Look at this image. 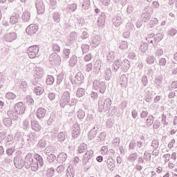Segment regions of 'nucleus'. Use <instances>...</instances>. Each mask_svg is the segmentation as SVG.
<instances>
[{"mask_svg":"<svg viewBox=\"0 0 177 177\" xmlns=\"http://www.w3.org/2000/svg\"><path fill=\"white\" fill-rule=\"evenodd\" d=\"M38 52H39V48L38 46L34 45L29 47L28 56L30 59H35V57H37V55H38Z\"/></svg>","mask_w":177,"mask_h":177,"instance_id":"f257e3e1","label":"nucleus"},{"mask_svg":"<svg viewBox=\"0 0 177 177\" xmlns=\"http://www.w3.org/2000/svg\"><path fill=\"white\" fill-rule=\"evenodd\" d=\"M24 161L25 168L26 169H30L31 168V165L34 162V159L32 158V154L31 153H28Z\"/></svg>","mask_w":177,"mask_h":177,"instance_id":"f03ea898","label":"nucleus"},{"mask_svg":"<svg viewBox=\"0 0 177 177\" xmlns=\"http://www.w3.org/2000/svg\"><path fill=\"white\" fill-rule=\"evenodd\" d=\"M14 164L16 168H18V169H21V168L25 167L24 159H23L21 157L15 156L14 158Z\"/></svg>","mask_w":177,"mask_h":177,"instance_id":"7ed1b4c3","label":"nucleus"},{"mask_svg":"<svg viewBox=\"0 0 177 177\" xmlns=\"http://www.w3.org/2000/svg\"><path fill=\"white\" fill-rule=\"evenodd\" d=\"M69 101H70V92L68 91L64 92L60 99L61 106H66Z\"/></svg>","mask_w":177,"mask_h":177,"instance_id":"20e7f679","label":"nucleus"},{"mask_svg":"<svg viewBox=\"0 0 177 177\" xmlns=\"http://www.w3.org/2000/svg\"><path fill=\"white\" fill-rule=\"evenodd\" d=\"M81 133V130L80 128V124L78 123H75L72 129V138L73 139H77L80 134Z\"/></svg>","mask_w":177,"mask_h":177,"instance_id":"39448f33","label":"nucleus"},{"mask_svg":"<svg viewBox=\"0 0 177 177\" xmlns=\"http://www.w3.org/2000/svg\"><path fill=\"white\" fill-rule=\"evenodd\" d=\"M26 31L29 35H32L38 31V26L35 24H30L26 28Z\"/></svg>","mask_w":177,"mask_h":177,"instance_id":"423d86ee","label":"nucleus"},{"mask_svg":"<svg viewBox=\"0 0 177 177\" xmlns=\"http://www.w3.org/2000/svg\"><path fill=\"white\" fill-rule=\"evenodd\" d=\"M92 156H93V151L90 150L86 152V153L83 157V160H82L83 164H84V165H86V163L88 162V161H89L92 158Z\"/></svg>","mask_w":177,"mask_h":177,"instance_id":"0eeeda50","label":"nucleus"},{"mask_svg":"<svg viewBox=\"0 0 177 177\" xmlns=\"http://www.w3.org/2000/svg\"><path fill=\"white\" fill-rule=\"evenodd\" d=\"M16 38H17L16 32L7 33L5 35V40L7 41V42H12V41H15Z\"/></svg>","mask_w":177,"mask_h":177,"instance_id":"6e6552de","label":"nucleus"},{"mask_svg":"<svg viewBox=\"0 0 177 177\" xmlns=\"http://www.w3.org/2000/svg\"><path fill=\"white\" fill-rule=\"evenodd\" d=\"M38 15H44L45 13V6L44 3H38L36 5Z\"/></svg>","mask_w":177,"mask_h":177,"instance_id":"1a4fd4ad","label":"nucleus"},{"mask_svg":"<svg viewBox=\"0 0 177 177\" xmlns=\"http://www.w3.org/2000/svg\"><path fill=\"white\" fill-rule=\"evenodd\" d=\"M15 143V140L13 139V136L8 134L6 138V146H12Z\"/></svg>","mask_w":177,"mask_h":177,"instance_id":"9d476101","label":"nucleus"},{"mask_svg":"<svg viewBox=\"0 0 177 177\" xmlns=\"http://www.w3.org/2000/svg\"><path fill=\"white\" fill-rule=\"evenodd\" d=\"M97 134V128L93 127L88 133V138L90 139V140H92L93 138L96 136Z\"/></svg>","mask_w":177,"mask_h":177,"instance_id":"9b49d317","label":"nucleus"},{"mask_svg":"<svg viewBox=\"0 0 177 177\" xmlns=\"http://www.w3.org/2000/svg\"><path fill=\"white\" fill-rule=\"evenodd\" d=\"M67 160V154L64 152L59 153L57 158L58 162H64Z\"/></svg>","mask_w":177,"mask_h":177,"instance_id":"f8f14e48","label":"nucleus"},{"mask_svg":"<svg viewBox=\"0 0 177 177\" xmlns=\"http://www.w3.org/2000/svg\"><path fill=\"white\" fill-rule=\"evenodd\" d=\"M100 84V86H101L100 87V91L101 93H104V92L106 91V84H104V82H101L100 83V82L96 81L93 83V85H94L95 88H96V85Z\"/></svg>","mask_w":177,"mask_h":177,"instance_id":"ddd939ff","label":"nucleus"},{"mask_svg":"<svg viewBox=\"0 0 177 177\" xmlns=\"http://www.w3.org/2000/svg\"><path fill=\"white\" fill-rule=\"evenodd\" d=\"M31 125L33 131H36L37 132H38L41 129V125H39V123H38V122L35 120L31 121Z\"/></svg>","mask_w":177,"mask_h":177,"instance_id":"4468645a","label":"nucleus"},{"mask_svg":"<svg viewBox=\"0 0 177 177\" xmlns=\"http://www.w3.org/2000/svg\"><path fill=\"white\" fill-rule=\"evenodd\" d=\"M106 164L108 169L111 171H114V169H115V165L114 164V160H113V159H108Z\"/></svg>","mask_w":177,"mask_h":177,"instance_id":"2eb2a0df","label":"nucleus"},{"mask_svg":"<svg viewBox=\"0 0 177 177\" xmlns=\"http://www.w3.org/2000/svg\"><path fill=\"white\" fill-rule=\"evenodd\" d=\"M7 114L11 120H17L19 118V113L17 111H8Z\"/></svg>","mask_w":177,"mask_h":177,"instance_id":"dca6fc26","label":"nucleus"},{"mask_svg":"<svg viewBox=\"0 0 177 177\" xmlns=\"http://www.w3.org/2000/svg\"><path fill=\"white\" fill-rule=\"evenodd\" d=\"M136 160H138V153L136 152L131 153L128 157V160L130 162H135Z\"/></svg>","mask_w":177,"mask_h":177,"instance_id":"f3484780","label":"nucleus"},{"mask_svg":"<svg viewBox=\"0 0 177 177\" xmlns=\"http://www.w3.org/2000/svg\"><path fill=\"white\" fill-rule=\"evenodd\" d=\"M35 159L36 160L37 164H39L40 167H42V165H44V159H42V156H41L39 154L36 153L35 155Z\"/></svg>","mask_w":177,"mask_h":177,"instance_id":"a211bd4d","label":"nucleus"},{"mask_svg":"<svg viewBox=\"0 0 177 177\" xmlns=\"http://www.w3.org/2000/svg\"><path fill=\"white\" fill-rule=\"evenodd\" d=\"M19 17L20 16L19 15V14H15V15H12L10 19V23L12 24H16V23L19 21Z\"/></svg>","mask_w":177,"mask_h":177,"instance_id":"6ab92c4d","label":"nucleus"},{"mask_svg":"<svg viewBox=\"0 0 177 177\" xmlns=\"http://www.w3.org/2000/svg\"><path fill=\"white\" fill-rule=\"evenodd\" d=\"M31 18V14L30 12H24L22 15V20L24 21H28Z\"/></svg>","mask_w":177,"mask_h":177,"instance_id":"aec40b11","label":"nucleus"},{"mask_svg":"<svg viewBox=\"0 0 177 177\" xmlns=\"http://www.w3.org/2000/svg\"><path fill=\"white\" fill-rule=\"evenodd\" d=\"M30 168L32 169V171H38V168H39V165H38V162H37V160H33V162H32V164L30 165Z\"/></svg>","mask_w":177,"mask_h":177,"instance_id":"412c9836","label":"nucleus"},{"mask_svg":"<svg viewBox=\"0 0 177 177\" xmlns=\"http://www.w3.org/2000/svg\"><path fill=\"white\" fill-rule=\"evenodd\" d=\"M57 139H58L59 142H64V140L66 139V133L59 132L57 134Z\"/></svg>","mask_w":177,"mask_h":177,"instance_id":"4be33fe9","label":"nucleus"},{"mask_svg":"<svg viewBox=\"0 0 177 177\" xmlns=\"http://www.w3.org/2000/svg\"><path fill=\"white\" fill-rule=\"evenodd\" d=\"M66 171V166L64 165H61L57 167V172L58 174H64Z\"/></svg>","mask_w":177,"mask_h":177,"instance_id":"5701e85b","label":"nucleus"},{"mask_svg":"<svg viewBox=\"0 0 177 177\" xmlns=\"http://www.w3.org/2000/svg\"><path fill=\"white\" fill-rule=\"evenodd\" d=\"M37 147L45 149V147H46V141L44 139L40 140L37 144Z\"/></svg>","mask_w":177,"mask_h":177,"instance_id":"b1692460","label":"nucleus"},{"mask_svg":"<svg viewBox=\"0 0 177 177\" xmlns=\"http://www.w3.org/2000/svg\"><path fill=\"white\" fill-rule=\"evenodd\" d=\"M15 109L19 110V111H23V110H26V107L24 106V104L23 102H19L15 105Z\"/></svg>","mask_w":177,"mask_h":177,"instance_id":"393cba45","label":"nucleus"},{"mask_svg":"<svg viewBox=\"0 0 177 177\" xmlns=\"http://www.w3.org/2000/svg\"><path fill=\"white\" fill-rule=\"evenodd\" d=\"M50 153H55V148L52 146H48L45 149V153L48 156Z\"/></svg>","mask_w":177,"mask_h":177,"instance_id":"a878e982","label":"nucleus"},{"mask_svg":"<svg viewBox=\"0 0 177 177\" xmlns=\"http://www.w3.org/2000/svg\"><path fill=\"white\" fill-rule=\"evenodd\" d=\"M35 92L36 95L39 96V95H42V93H44V88H42V87H41V86H37L35 88Z\"/></svg>","mask_w":177,"mask_h":177,"instance_id":"bb28decb","label":"nucleus"},{"mask_svg":"<svg viewBox=\"0 0 177 177\" xmlns=\"http://www.w3.org/2000/svg\"><path fill=\"white\" fill-rule=\"evenodd\" d=\"M85 95V90L84 88H80L77 91L76 96L77 97H82Z\"/></svg>","mask_w":177,"mask_h":177,"instance_id":"cd10ccee","label":"nucleus"},{"mask_svg":"<svg viewBox=\"0 0 177 177\" xmlns=\"http://www.w3.org/2000/svg\"><path fill=\"white\" fill-rule=\"evenodd\" d=\"M55 160H56V156H55V154L51 153L50 155H48V156H47V161H48V162L52 163Z\"/></svg>","mask_w":177,"mask_h":177,"instance_id":"c85d7f7f","label":"nucleus"},{"mask_svg":"<svg viewBox=\"0 0 177 177\" xmlns=\"http://www.w3.org/2000/svg\"><path fill=\"white\" fill-rule=\"evenodd\" d=\"M88 149L86 144L83 143L79 147V153H84V151Z\"/></svg>","mask_w":177,"mask_h":177,"instance_id":"c756f323","label":"nucleus"},{"mask_svg":"<svg viewBox=\"0 0 177 177\" xmlns=\"http://www.w3.org/2000/svg\"><path fill=\"white\" fill-rule=\"evenodd\" d=\"M112 145H113V147L117 149L120 147V138H115L113 139L112 142Z\"/></svg>","mask_w":177,"mask_h":177,"instance_id":"7c9ffc66","label":"nucleus"},{"mask_svg":"<svg viewBox=\"0 0 177 177\" xmlns=\"http://www.w3.org/2000/svg\"><path fill=\"white\" fill-rule=\"evenodd\" d=\"M6 97L8 100H13V99H16V95L13 93H8L6 95Z\"/></svg>","mask_w":177,"mask_h":177,"instance_id":"2f4dec72","label":"nucleus"},{"mask_svg":"<svg viewBox=\"0 0 177 177\" xmlns=\"http://www.w3.org/2000/svg\"><path fill=\"white\" fill-rule=\"evenodd\" d=\"M3 123L6 127H11L12 126V118H6L3 120Z\"/></svg>","mask_w":177,"mask_h":177,"instance_id":"473e14b6","label":"nucleus"},{"mask_svg":"<svg viewBox=\"0 0 177 177\" xmlns=\"http://www.w3.org/2000/svg\"><path fill=\"white\" fill-rule=\"evenodd\" d=\"M105 138H106V133L102 132V133H100L99 136L97 138V141L102 142V140H104Z\"/></svg>","mask_w":177,"mask_h":177,"instance_id":"72a5a7b5","label":"nucleus"},{"mask_svg":"<svg viewBox=\"0 0 177 177\" xmlns=\"http://www.w3.org/2000/svg\"><path fill=\"white\" fill-rule=\"evenodd\" d=\"M143 158L145 161H150L151 160V153L145 151L144 153Z\"/></svg>","mask_w":177,"mask_h":177,"instance_id":"f704fd0d","label":"nucleus"},{"mask_svg":"<svg viewBox=\"0 0 177 177\" xmlns=\"http://www.w3.org/2000/svg\"><path fill=\"white\" fill-rule=\"evenodd\" d=\"M46 176L47 177H52L53 175H55V169L53 168H50L46 171Z\"/></svg>","mask_w":177,"mask_h":177,"instance_id":"c9c22d12","label":"nucleus"},{"mask_svg":"<svg viewBox=\"0 0 177 177\" xmlns=\"http://www.w3.org/2000/svg\"><path fill=\"white\" fill-rule=\"evenodd\" d=\"M55 82V79L53 76H48L46 79L47 85H52Z\"/></svg>","mask_w":177,"mask_h":177,"instance_id":"e433bc0d","label":"nucleus"},{"mask_svg":"<svg viewBox=\"0 0 177 177\" xmlns=\"http://www.w3.org/2000/svg\"><path fill=\"white\" fill-rule=\"evenodd\" d=\"M3 162H4V164H10V162H12V157L5 156L3 158Z\"/></svg>","mask_w":177,"mask_h":177,"instance_id":"4c0bfd02","label":"nucleus"},{"mask_svg":"<svg viewBox=\"0 0 177 177\" xmlns=\"http://www.w3.org/2000/svg\"><path fill=\"white\" fill-rule=\"evenodd\" d=\"M66 176L67 177H74V173L71 171L70 167L66 169Z\"/></svg>","mask_w":177,"mask_h":177,"instance_id":"58836bf2","label":"nucleus"},{"mask_svg":"<svg viewBox=\"0 0 177 177\" xmlns=\"http://www.w3.org/2000/svg\"><path fill=\"white\" fill-rule=\"evenodd\" d=\"M113 125H114V120L110 119L106 122L107 128H113Z\"/></svg>","mask_w":177,"mask_h":177,"instance_id":"ea45409f","label":"nucleus"},{"mask_svg":"<svg viewBox=\"0 0 177 177\" xmlns=\"http://www.w3.org/2000/svg\"><path fill=\"white\" fill-rule=\"evenodd\" d=\"M36 115L37 118H44L45 117V111H37Z\"/></svg>","mask_w":177,"mask_h":177,"instance_id":"a19ab883","label":"nucleus"},{"mask_svg":"<svg viewBox=\"0 0 177 177\" xmlns=\"http://www.w3.org/2000/svg\"><path fill=\"white\" fill-rule=\"evenodd\" d=\"M153 122H154V118H153V116H149L147 120V124H148L149 125H151Z\"/></svg>","mask_w":177,"mask_h":177,"instance_id":"79ce46f5","label":"nucleus"},{"mask_svg":"<svg viewBox=\"0 0 177 177\" xmlns=\"http://www.w3.org/2000/svg\"><path fill=\"white\" fill-rule=\"evenodd\" d=\"M69 63L72 67L75 66V64L77 63V57L71 58Z\"/></svg>","mask_w":177,"mask_h":177,"instance_id":"37998d69","label":"nucleus"},{"mask_svg":"<svg viewBox=\"0 0 177 177\" xmlns=\"http://www.w3.org/2000/svg\"><path fill=\"white\" fill-rule=\"evenodd\" d=\"M151 147H153V149L158 148V141L153 140L151 142Z\"/></svg>","mask_w":177,"mask_h":177,"instance_id":"c03bdc74","label":"nucleus"},{"mask_svg":"<svg viewBox=\"0 0 177 177\" xmlns=\"http://www.w3.org/2000/svg\"><path fill=\"white\" fill-rule=\"evenodd\" d=\"M77 117L80 120H82L84 117H85V112L84 111H79L77 113Z\"/></svg>","mask_w":177,"mask_h":177,"instance_id":"a18cd8bd","label":"nucleus"},{"mask_svg":"<svg viewBox=\"0 0 177 177\" xmlns=\"http://www.w3.org/2000/svg\"><path fill=\"white\" fill-rule=\"evenodd\" d=\"M154 60H155V59H154V57H153V56H151V57H149L148 58H147V63L149 64H153V63H154Z\"/></svg>","mask_w":177,"mask_h":177,"instance_id":"49530a36","label":"nucleus"},{"mask_svg":"<svg viewBox=\"0 0 177 177\" xmlns=\"http://www.w3.org/2000/svg\"><path fill=\"white\" fill-rule=\"evenodd\" d=\"M137 146V143L135 142V141H131L129 144V147L130 149H131V150H133L135 149V148Z\"/></svg>","mask_w":177,"mask_h":177,"instance_id":"de8ad7c7","label":"nucleus"},{"mask_svg":"<svg viewBox=\"0 0 177 177\" xmlns=\"http://www.w3.org/2000/svg\"><path fill=\"white\" fill-rule=\"evenodd\" d=\"M143 147V142L137 141V151H139L138 149H142Z\"/></svg>","mask_w":177,"mask_h":177,"instance_id":"09e8293b","label":"nucleus"},{"mask_svg":"<svg viewBox=\"0 0 177 177\" xmlns=\"http://www.w3.org/2000/svg\"><path fill=\"white\" fill-rule=\"evenodd\" d=\"M13 153H15V150L13 149H8L6 151V154L10 157V156H12V154H13Z\"/></svg>","mask_w":177,"mask_h":177,"instance_id":"8fccbe9b","label":"nucleus"},{"mask_svg":"<svg viewBox=\"0 0 177 177\" xmlns=\"http://www.w3.org/2000/svg\"><path fill=\"white\" fill-rule=\"evenodd\" d=\"M166 64H167V60L165 59V58H162L160 59V62H159L160 66H165Z\"/></svg>","mask_w":177,"mask_h":177,"instance_id":"3c124183","label":"nucleus"},{"mask_svg":"<svg viewBox=\"0 0 177 177\" xmlns=\"http://www.w3.org/2000/svg\"><path fill=\"white\" fill-rule=\"evenodd\" d=\"M164 158H165V162H168V161H169L170 158H171V154L169 153H167L164 155Z\"/></svg>","mask_w":177,"mask_h":177,"instance_id":"603ef678","label":"nucleus"},{"mask_svg":"<svg viewBox=\"0 0 177 177\" xmlns=\"http://www.w3.org/2000/svg\"><path fill=\"white\" fill-rule=\"evenodd\" d=\"M160 122L156 121L154 122L153 127L154 129H158V128H160Z\"/></svg>","mask_w":177,"mask_h":177,"instance_id":"864d4df0","label":"nucleus"},{"mask_svg":"<svg viewBox=\"0 0 177 177\" xmlns=\"http://www.w3.org/2000/svg\"><path fill=\"white\" fill-rule=\"evenodd\" d=\"M29 139L30 140H35V139H37V136H35V134H30L29 135Z\"/></svg>","mask_w":177,"mask_h":177,"instance_id":"5fc2aeb1","label":"nucleus"},{"mask_svg":"<svg viewBox=\"0 0 177 177\" xmlns=\"http://www.w3.org/2000/svg\"><path fill=\"white\" fill-rule=\"evenodd\" d=\"M55 93H51L48 94V98L50 99V100H55Z\"/></svg>","mask_w":177,"mask_h":177,"instance_id":"6e6d98bb","label":"nucleus"},{"mask_svg":"<svg viewBox=\"0 0 177 177\" xmlns=\"http://www.w3.org/2000/svg\"><path fill=\"white\" fill-rule=\"evenodd\" d=\"M148 114H149V113H147V111H142L140 113V116L142 117V118H146V117L147 116Z\"/></svg>","mask_w":177,"mask_h":177,"instance_id":"4d7b16f0","label":"nucleus"},{"mask_svg":"<svg viewBox=\"0 0 177 177\" xmlns=\"http://www.w3.org/2000/svg\"><path fill=\"white\" fill-rule=\"evenodd\" d=\"M24 124V128L25 129H27V128H28V127H30V124H28V122L27 120H25L23 123Z\"/></svg>","mask_w":177,"mask_h":177,"instance_id":"13d9d810","label":"nucleus"},{"mask_svg":"<svg viewBox=\"0 0 177 177\" xmlns=\"http://www.w3.org/2000/svg\"><path fill=\"white\" fill-rule=\"evenodd\" d=\"M143 168L142 167V165H139V164H136V171H142Z\"/></svg>","mask_w":177,"mask_h":177,"instance_id":"bf43d9fd","label":"nucleus"},{"mask_svg":"<svg viewBox=\"0 0 177 177\" xmlns=\"http://www.w3.org/2000/svg\"><path fill=\"white\" fill-rule=\"evenodd\" d=\"M92 59V56L91 55H87L84 57V60L86 62H89Z\"/></svg>","mask_w":177,"mask_h":177,"instance_id":"052dcab7","label":"nucleus"},{"mask_svg":"<svg viewBox=\"0 0 177 177\" xmlns=\"http://www.w3.org/2000/svg\"><path fill=\"white\" fill-rule=\"evenodd\" d=\"M138 164H143V162H145V158L142 157H139L138 158Z\"/></svg>","mask_w":177,"mask_h":177,"instance_id":"680f3d73","label":"nucleus"},{"mask_svg":"<svg viewBox=\"0 0 177 177\" xmlns=\"http://www.w3.org/2000/svg\"><path fill=\"white\" fill-rule=\"evenodd\" d=\"M158 154H160V151L158 149H154L152 151V156H158Z\"/></svg>","mask_w":177,"mask_h":177,"instance_id":"e2e57ef3","label":"nucleus"},{"mask_svg":"<svg viewBox=\"0 0 177 177\" xmlns=\"http://www.w3.org/2000/svg\"><path fill=\"white\" fill-rule=\"evenodd\" d=\"M5 139V133H0V142H2Z\"/></svg>","mask_w":177,"mask_h":177,"instance_id":"0e129e2a","label":"nucleus"},{"mask_svg":"<svg viewBox=\"0 0 177 177\" xmlns=\"http://www.w3.org/2000/svg\"><path fill=\"white\" fill-rule=\"evenodd\" d=\"M55 60L56 59H57V55H54V56L50 55V62H55Z\"/></svg>","mask_w":177,"mask_h":177,"instance_id":"69168bd1","label":"nucleus"},{"mask_svg":"<svg viewBox=\"0 0 177 177\" xmlns=\"http://www.w3.org/2000/svg\"><path fill=\"white\" fill-rule=\"evenodd\" d=\"M22 88H27V82L23 81L21 84Z\"/></svg>","mask_w":177,"mask_h":177,"instance_id":"338daca9","label":"nucleus"},{"mask_svg":"<svg viewBox=\"0 0 177 177\" xmlns=\"http://www.w3.org/2000/svg\"><path fill=\"white\" fill-rule=\"evenodd\" d=\"M172 88H177V82H174L171 84Z\"/></svg>","mask_w":177,"mask_h":177,"instance_id":"774afa93","label":"nucleus"}]
</instances>
